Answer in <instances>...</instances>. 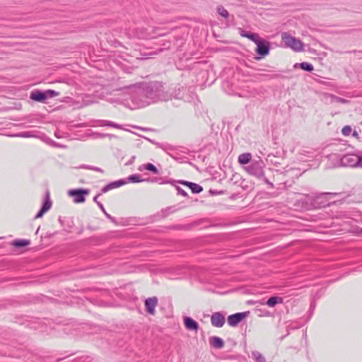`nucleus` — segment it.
<instances>
[{"mask_svg": "<svg viewBox=\"0 0 362 362\" xmlns=\"http://www.w3.org/2000/svg\"><path fill=\"white\" fill-rule=\"evenodd\" d=\"M173 185L175 186V187L177 192V194L182 195L185 197H188L187 193L184 189H182L180 187L176 185L175 183H174Z\"/></svg>", "mask_w": 362, "mask_h": 362, "instance_id": "35", "label": "nucleus"}, {"mask_svg": "<svg viewBox=\"0 0 362 362\" xmlns=\"http://www.w3.org/2000/svg\"><path fill=\"white\" fill-rule=\"evenodd\" d=\"M184 324L189 330L197 331L199 329V324L190 317H185L184 318Z\"/></svg>", "mask_w": 362, "mask_h": 362, "instance_id": "17", "label": "nucleus"}, {"mask_svg": "<svg viewBox=\"0 0 362 362\" xmlns=\"http://www.w3.org/2000/svg\"><path fill=\"white\" fill-rule=\"evenodd\" d=\"M147 139L152 144L156 145L157 147L163 149L165 152H166L169 155H171L170 152L175 151V148L174 146H173L172 145H170L169 144L158 143V142H155L154 141H153L150 139Z\"/></svg>", "mask_w": 362, "mask_h": 362, "instance_id": "18", "label": "nucleus"}, {"mask_svg": "<svg viewBox=\"0 0 362 362\" xmlns=\"http://www.w3.org/2000/svg\"><path fill=\"white\" fill-rule=\"evenodd\" d=\"M265 164L259 157L257 160H252L249 165L245 168V170L251 175L257 178H263L265 183L269 185L271 188H274V185L267 178L264 177V168Z\"/></svg>", "mask_w": 362, "mask_h": 362, "instance_id": "3", "label": "nucleus"}, {"mask_svg": "<svg viewBox=\"0 0 362 362\" xmlns=\"http://www.w3.org/2000/svg\"><path fill=\"white\" fill-rule=\"evenodd\" d=\"M142 168L144 169V170H149V171L152 172L154 174H158V168L153 164L150 163H148L147 164L143 165L142 167L139 168V170H141Z\"/></svg>", "mask_w": 362, "mask_h": 362, "instance_id": "25", "label": "nucleus"}, {"mask_svg": "<svg viewBox=\"0 0 362 362\" xmlns=\"http://www.w3.org/2000/svg\"><path fill=\"white\" fill-rule=\"evenodd\" d=\"M189 189L194 194H199L203 191V187L201 185L194 182L190 185Z\"/></svg>", "mask_w": 362, "mask_h": 362, "instance_id": "28", "label": "nucleus"}, {"mask_svg": "<svg viewBox=\"0 0 362 362\" xmlns=\"http://www.w3.org/2000/svg\"><path fill=\"white\" fill-rule=\"evenodd\" d=\"M92 170L100 172V173H103V170L101 169L100 168H98V167H94L93 166V168H92Z\"/></svg>", "mask_w": 362, "mask_h": 362, "instance_id": "39", "label": "nucleus"}, {"mask_svg": "<svg viewBox=\"0 0 362 362\" xmlns=\"http://www.w3.org/2000/svg\"><path fill=\"white\" fill-rule=\"evenodd\" d=\"M294 67H300L303 70L308 72H311L314 69L313 64L308 62L296 63Z\"/></svg>", "mask_w": 362, "mask_h": 362, "instance_id": "23", "label": "nucleus"}, {"mask_svg": "<svg viewBox=\"0 0 362 362\" xmlns=\"http://www.w3.org/2000/svg\"><path fill=\"white\" fill-rule=\"evenodd\" d=\"M145 180L141 179V175L139 174H134L128 177V181L131 182H141L144 181Z\"/></svg>", "mask_w": 362, "mask_h": 362, "instance_id": "29", "label": "nucleus"}, {"mask_svg": "<svg viewBox=\"0 0 362 362\" xmlns=\"http://www.w3.org/2000/svg\"><path fill=\"white\" fill-rule=\"evenodd\" d=\"M137 89V86L129 85L124 86L119 88L112 90V94L117 96L116 101L119 103L124 105H129V101L136 105V102L134 99L135 96L134 91Z\"/></svg>", "mask_w": 362, "mask_h": 362, "instance_id": "2", "label": "nucleus"}, {"mask_svg": "<svg viewBox=\"0 0 362 362\" xmlns=\"http://www.w3.org/2000/svg\"><path fill=\"white\" fill-rule=\"evenodd\" d=\"M361 233H362V229H361Z\"/></svg>", "mask_w": 362, "mask_h": 362, "instance_id": "46", "label": "nucleus"}, {"mask_svg": "<svg viewBox=\"0 0 362 362\" xmlns=\"http://www.w3.org/2000/svg\"><path fill=\"white\" fill-rule=\"evenodd\" d=\"M352 131L351 127L349 125L344 126L341 129V133L344 136H349Z\"/></svg>", "mask_w": 362, "mask_h": 362, "instance_id": "32", "label": "nucleus"}, {"mask_svg": "<svg viewBox=\"0 0 362 362\" xmlns=\"http://www.w3.org/2000/svg\"><path fill=\"white\" fill-rule=\"evenodd\" d=\"M39 229H40V228H38L37 229L36 233H37V232L39 231Z\"/></svg>", "mask_w": 362, "mask_h": 362, "instance_id": "45", "label": "nucleus"}, {"mask_svg": "<svg viewBox=\"0 0 362 362\" xmlns=\"http://www.w3.org/2000/svg\"><path fill=\"white\" fill-rule=\"evenodd\" d=\"M124 33L129 37L146 39L153 37L147 29L144 28H124Z\"/></svg>", "mask_w": 362, "mask_h": 362, "instance_id": "6", "label": "nucleus"}, {"mask_svg": "<svg viewBox=\"0 0 362 362\" xmlns=\"http://www.w3.org/2000/svg\"><path fill=\"white\" fill-rule=\"evenodd\" d=\"M104 136H108V137H109V138H110V139H111V138H114V137H115V135H113V134H105V135H104Z\"/></svg>", "mask_w": 362, "mask_h": 362, "instance_id": "42", "label": "nucleus"}, {"mask_svg": "<svg viewBox=\"0 0 362 362\" xmlns=\"http://www.w3.org/2000/svg\"><path fill=\"white\" fill-rule=\"evenodd\" d=\"M209 343L215 349H221L224 346L223 340L218 337H211L209 338Z\"/></svg>", "mask_w": 362, "mask_h": 362, "instance_id": "19", "label": "nucleus"}, {"mask_svg": "<svg viewBox=\"0 0 362 362\" xmlns=\"http://www.w3.org/2000/svg\"><path fill=\"white\" fill-rule=\"evenodd\" d=\"M52 206V201L49 198V193L47 192L46 198L42 204V206L37 214L35 216V218H40L42 217V216L48 211Z\"/></svg>", "mask_w": 362, "mask_h": 362, "instance_id": "13", "label": "nucleus"}, {"mask_svg": "<svg viewBox=\"0 0 362 362\" xmlns=\"http://www.w3.org/2000/svg\"><path fill=\"white\" fill-rule=\"evenodd\" d=\"M225 322V316L221 312L214 313L211 316V323L215 327H222Z\"/></svg>", "mask_w": 362, "mask_h": 362, "instance_id": "11", "label": "nucleus"}, {"mask_svg": "<svg viewBox=\"0 0 362 362\" xmlns=\"http://www.w3.org/2000/svg\"><path fill=\"white\" fill-rule=\"evenodd\" d=\"M284 302L283 298L280 296H272L270 297L265 303L262 301H248L249 304H261V305H267L269 307L274 308L277 304H281Z\"/></svg>", "mask_w": 362, "mask_h": 362, "instance_id": "10", "label": "nucleus"}, {"mask_svg": "<svg viewBox=\"0 0 362 362\" xmlns=\"http://www.w3.org/2000/svg\"><path fill=\"white\" fill-rule=\"evenodd\" d=\"M90 194L88 189H74L68 192V194L74 198V202L76 204L83 203L86 201V196Z\"/></svg>", "mask_w": 362, "mask_h": 362, "instance_id": "7", "label": "nucleus"}, {"mask_svg": "<svg viewBox=\"0 0 362 362\" xmlns=\"http://www.w3.org/2000/svg\"><path fill=\"white\" fill-rule=\"evenodd\" d=\"M359 156L355 155H346L341 158V163L344 165H348L351 167H358L357 159Z\"/></svg>", "mask_w": 362, "mask_h": 362, "instance_id": "15", "label": "nucleus"}, {"mask_svg": "<svg viewBox=\"0 0 362 362\" xmlns=\"http://www.w3.org/2000/svg\"><path fill=\"white\" fill-rule=\"evenodd\" d=\"M80 168H84V169L92 170V168H93V166L88 165H82Z\"/></svg>", "mask_w": 362, "mask_h": 362, "instance_id": "38", "label": "nucleus"}, {"mask_svg": "<svg viewBox=\"0 0 362 362\" xmlns=\"http://www.w3.org/2000/svg\"><path fill=\"white\" fill-rule=\"evenodd\" d=\"M127 182L123 179H120V180L112 182L107 184V185H105V187H103L101 189V192H102V193H106L109 190L117 188V187H119L124 185V184H126Z\"/></svg>", "mask_w": 362, "mask_h": 362, "instance_id": "16", "label": "nucleus"}, {"mask_svg": "<svg viewBox=\"0 0 362 362\" xmlns=\"http://www.w3.org/2000/svg\"><path fill=\"white\" fill-rule=\"evenodd\" d=\"M99 196H100V194H97L96 196H95L93 197V201L97 204V205L99 206V208L101 209V211L103 212V214L107 218L111 220L112 222L115 221V218L112 216H111L109 214L107 213L103 204L98 201V198Z\"/></svg>", "mask_w": 362, "mask_h": 362, "instance_id": "22", "label": "nucleus"}, {"mask_svg": "<svg viewBox=\"0 0 362 362\" xmlns=\"http://www.w3.org/2000/svg\"><path fill=\"white\" fill-rule=\"evenodd\" d=\"M247 313H237L228 317V323L231 327L238 325L246 316Z\"/></svg>", "mask_w": 362, "mask_h": 362, "instance_id": "12", "label": "nucleus"}, {"mask_svg": "<svg viewBox=\"0 0 362 362\" xmlns=\"http://www.w3.org/2000/svg\"><path fill=\"white\" fill-rule=\"evenodd\" d=\"M252 356L255 362H266L265 358L257 351H252Z\"/></svg>", "mask_w": 362, "mask_h": 362, "instance_id": "26", "label": "nucleus"}, {"mask_svg": "<svg viewBox=\"0 0 362 362\" xmlns=\"http://www.w3.org/2000/svg\"><path fill=\"white\" fill-rule=\"evenodd\" d=\"M15 136L28 138L33 136V134H31L30 132H23L16 134Z\"/></svg>", "mask_w": 362, "mask_h": 362, "instance_id": "36", "label": "nucleus"}, {"mask_svg": "<svg viewBox=\"0 0 362 362\" xmlns=\"http://www.w3.org/2000/svg\"><path fill=\"white\" fill-rule=\"evenodd\" d=\"M252 156L250 153H245L240 154L238 157V162L240 164H247L250 162L251 163Z\"/></svg>", "mask_w": 362, "mask_h": 362, "instance_id": "24", "label": "nucleus"}, {"mask_svg": "<svg viewBox=\"0 0 362 362\" xmlns=\"http://www.w3.org/2000/svg\"><path fill=\"white\" fill-rule=\"evenodd\" d=\"M54 135H55V136H56V137H57V138H60L59 134H58V132H56L54 133Z\"/></svg>", "mask_w": 362, "mask_h": 362, "instance_id": "44", "label": "nucleus"}, {"mask_svg": "<svg viewBox=\"0 0 362 362\" xmlns=\"http://www.w3.org/2000/svg\"><path fill=\"white\" fill-rule=\"evenodd\" d=\"M176 182L180 183V184H182V185H183L185 186L188 187L189 188L190 187V185L192 183V182L185 181V180H177V181H176V180H168L166 182H163L161 183L162 184H163V183H169V184H171V185H174V183H176Z\"/></svg>", "mask_w": 362, "mask_h": 362, "instance_id": "30", "label": "nucleus"}, {"mask_svg": "<svg viewBox=\"0 0 362 362\" xmlns=\"http://www.w3.org/2000/svg\"><path fill=\"white\" fill-rule=\"evenodd\" d=\"M336 194V193L329 192L321 193L315 198L313 205L318 208L328 206H329L330 203L327 199V197Z\"/></svg>", "mask_w": 362, "mask_h": 362, "instance_id": "8", "label": "nucleus"}, {"mask_svg": "<svg viewBox=\"0 0 362 362\" xmlns=\"http://www.w3.org/2000/svg\"><path fill=\"white\" fill-rule=\"evenodd\" d=\"M134 93L136 105L144 107L158 101L182 99L184 98L185 89L179 84L167 87L162 82L153 81L137 86Z\"/></svg>", "mask_w": 362, "mask_h": 362, "instance_id": "1", "label": "nucleus"}, {"mask_svg": "<svg viewBox=\"0 0 362 362\" xmlns=\"http://www.w3.org/2000/svg\"><path fill=\"white\" fill-rule=\"evenodd\" d=\"M59 95V93L54 90H34L30 93V98L39 103H45L47 99L54 98Z\"/></svg>", "mask_w": 362, "mask_h": 362, "instance_id": "4", "label": "nucleus"}, {"mask_svg": "<svg viewBox=\"0 0 362 362\" xmlns=\"http://www.w3.org/2000/svg\"><path fill=\"white\" fill-rule=\"evenodd\" d=\"M241 36L247 37L255 43L260 38L257 33L242 31Z\"/></svg>", "mask_w": 362, "mask_h": 362, "instance_id": "21", "label": "nucleus"}, {"mask_svg": "<svg viewBox=\"0 0 362 362\" xmlns=\"http://www.w3.org/2000/svg\"><path fill=\"white\" fill-rule=\"evenodd\" d=\"M144 304H145L146 312L151 315H154L155 314V308L158 305V298L156 296L151 297V298H148L145 300Z\"/></svg>", "mask_w": 362, "mask_h": 362, "instance_id": "14", "label": "nucleus"}, {"mask_svg": "<svg viewBox=\"0 0 362 362\" xmlns=\"http://www.w3.org/2000/svg\"><path fill=\"white\" fill-rule=\"evenodd\" d=\"M357 160L358 167L362 168V155Z\"/></svg>", "mask_w": 362, "mask_h": 362, "instance_id": "37", "label": "nucleus"}, {"mask_svg": "<svg viewBox=\"0 0 362 362\" xmlns=\"http://www.w3.org/2000/svg\"><path fill=\"white\" fill-rule=\"evenodd\" d=\"M255 44L257 45L256 52L262 56H267L270 49V44L268 41L259 38Z\"/></svg>", "mask_w": 362, "mask_h": 362, "instance_id": "9", "label": "nucleus"}, {"mask_svg": "<svg viewBox=\"0 0 362 362\" xmlns=\"http://www.w3.org/2000/svg\"><path fill=\"white\" fill-rule=\"evenodd\" d=\"M160 43L163 46V48H161L160 50L168 49L170 47L171 43L169 40H161Z\"/></svg>", "mask_w": 362, "mask_h": 362, "instance_id": "33", "label": "nucleus"}, {"mask_svg": "<svg viewBox=\"0 0 362 362\" xmlns=\"http://www.w3.org/2000/svg\"><path fill=\"white\" fill-rule=\"evenodd\" d=\"M281 40L286 47L293 49L294 51L300 52L303 50V43L288 33L284 32L281 33Z\"/></svg>", "mask_w": 362, "mask_h": 362, "instance_id": "5", "label": "nucleus"}, {"mask_svg": "<svg viewBox=\"0 0 362 362\" xmlns=\"http://www.w3.org/2000/svg\"><path fill=\"white\" fill-rule=\"evenodd\" d=\"M29 244H30V240H23V239L16 240L13 243V246H15L16 247H22L24 246H27Z\"/></svg>", "mask_w": 362, "mask_h": 362, "instance_id": "27", "label": "nucleus"}, {"mask_svg": "<svg viewBox=\"0 0 362 362\" xmlns=\"http://www.w3.org/2000/svg\"><path fill=\"white\" fill-rule=\"evenodd\" d=\"M269 313L268 311H266V310H264L263 311V314L260 315V316H269Z\"/></svg>", "mask_w": 362, "mask_h": 362, "instance_id": "40", "label": "nucleus"}, {"mask_svg": "<svg viewBox=\"0 0 362 362\" xmlns=\"http://www.w3.org/2000/svg\"><path fill=\"white\" fill-rule=\"evenodd\" d=\"M216 11L220 16L225 18H227L229 16L228 11L223 6H218Z\"/></svg>", "mask_w": 362, "mask_h": 362, "instance_id": "31", "label": "nucleus"}, {"mask_svg": "<svg viewBox=\"0 0 362 362\" xmlns=\"http://www.w3.org/2000/svg\"><path fill=\"white\" fill-rule=\"evenodd\" d=\"M352 135L354 137H358V133L356 131H354Z\"/></svg>", "mask_w": 362, "mask_h": 362, "instance_id": "41", "label": "nucleus"}, {"mask_svg": "<svg viewBox=\"0 0 362 362\" xmlns=\"http://www.w3.org/2000/svg\"><path fill=\"white\" fill-rule=\"evenodd\" d=\"M332 98L333 102H337V103H349L348 100L342 98H339L338 96L332 95Z\"/></svg>", "mask_w": 362, "mask_h": 362, "instance_id": "34", "label": "nucleus"}, {"mask_svg": "<svg viewBox=\"0 0 362 362\" xmlns=\"http://www.w3.org/2000/svg\"><path fill=\"white\" fill-rule=\"evenodd\" d=\"M96 122H97V125L100 126V127L108 126V127H114V128L119 129H122V126L121 124H117L115 122H113L109 121V120L100 119V120H98Z\"/></svg>", "mask_w": 362, "mask_h": 362, "instance_id": "20", "label": "nucleus"}, {"mask_svg": "<svg viewBox=\"0 0 362 362\" xmlns=\"http://www.w3.org/2000/svg\"><path fill=\"white\" fill-rule=\"evenodd\" d=\"M58 221L59 222L61 223V225H63L64 224V222H63V220L62 218V216H59L58 218Z\"/></svg>", "mask_w": 362, "mask_h": 362, "instance_id": "43", "label": "nucleus"}]
</instances>
